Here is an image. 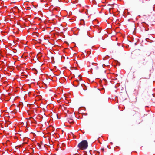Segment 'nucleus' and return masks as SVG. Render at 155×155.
I'll return each mask as SVG.
<instances>
[{"instance_id":"obj_11","label":"nucleus","mask_w":155,"mask_h":155,"mask_svg":"<svg viewBox=\"0 0 155 155\" xmlns=\"http://www.w3.org/2000/svg\"><path fill=\"white\" fill-rule=\"evenodd\" d=\"M84 86V84H81V85L80 86H79V87L80 88H81V86ZM81 89H83L84 90V88H82V89L81 88Z\"/></svg>"},{"instance_id":"obj_12","label":"nucleus","mask_w":155,"mask_h":155,"mask_svg":"<svg viewBox=\"0 0 155 155\" xmlns=\"http://www.w3.org/2000/svg\"><path fill=\"white\" fill-rule=\"evenodd\" d=\"M101 150H102L103 151H104V148H101Z\"/></svg>"},{"instance_id":"obj_1","label":"nucleus","mask_w":155,"mask_h":155,"mask_svg":"<svg viewBox=\"0 0 155 155\" xmlns=\"http://www.w3.org/2000/svg\"><path fill=\"white\" fill-rule=\"evenodd\" d=\"M78 40L80 43H82L88 38L89 36L86 32H82L81 31H79L78 28Z\"/></svg>"},{"instance_id":"obj_8","label":"nucleus","mask_w":155,"mask_h":155,"mask_svg":"<svg viewBox=\"0 0 155 155\" xmlns=\"http://www.w3.org/2000/svg\"><path fill=\"white\" fill-rule=\"evenodd\" d=\"M80 79H78V81H81V76L80 75V74H78V78H80Z\"/></svg>"},{"instance_id":"obj_5","label":"nucleus","mask_w":155,"mask_h":155,"mask_svg":"<svg viewBox=\"0 0 155 155\" xmlns=\"http://www.w3.org/2000/svg\"><path fill=\"white\" fill-rule=\"evenodd\" d=\"M81 18H82V17H81V18H80V22L79 23L80 25H84V20L83 19H81Z\"/></svg>"},{"instance_id":"obj_3","label":"nucleus","mask_w":155,"mask_h":155,"mask_svg":"<svg viewBox=\"0 0 155 155\" xmlns=\"http://www.w3.org/2000/svg\"><path fill=\"white\" fill-rule=\"evenodd\" d=\"M145 78H140L139 81H138V83L139 85H140L143 84L145 82L144 79H146Z\"/></svg>"},{"instance_id":"obj_6","label":"nucleus","mask_w":155,"mask_h":155,"mask_svg":"<svg viewBox=\"0 0 155 155\" xmlns=\"http://www.w3.org/2000/svg\"><path fill=\"white\" fill-rule=\"evenodd\" d=\"M137 113H138L137 111H136L135 110H134L132 111L131 114L133 115H136L137 114Z\"/></svg>"},{"instance_id":"obj_14","label":"nucleus","mask_w":155,"mask_h":155,"mask_svg":"<svg viewBox=\"0 0 155 155\" xmlns=\"http://www.w3.org/2000/svg\"><path fill=\"white\" fill-rule=\"evenodd\" d=\"M150 74L149 75V76H148V77H149V78L150 77Z\"/></svg>"},{"instance_id":"obj_13","label":"nucleus","mask_w":155,"mask_h":155,"mask_svg":"<svg viewBox=\"0 0 155 155\" xmlns=\"http://www.w3.org/2000/svg\"><path fill=\"white\" fill-rule=\"evenodd\" d=\"M112 8H110L109 9V12H110V11L111 10V9Z\"/></svg>"},{"instance_id":"obj_18","label":"nucleus","mask_w":155,"mask_h":155,"mask_svg":"<svg viewBox=\"0 0 155 155\" xmlns=\"http://www.w3.org/2000/svg\"><path fill=\"white\" fill-rule=\"evenodd\" d=\"M79 153V152L78 151V155H79V154L78 153Z\"/></svg>"},{"instance_id":"obj_4","label":"nucleus","mask_w":155,"mask_h":155,"mask_svg":"<svg viewBox=\"0 0 155 155\" xmlns=\"http://www.w3.org/2000/svg\"><path fill=\"white\" fill-rule=\"evenodd\" d=\"M19 9L17 7H14L12 9V11L14 12H18L19 11Z\"/></svg>"},{"instance_id":"obj_2","label":"nucleus","mask_w":155,"mask_h":155,"mask_svg":"<svg viewBox=\"0 0 155 155\" xmlns=\"http://www.w3.org/2000/svg\"><path fill=\"white\" fill-rule=\"evenodd\" d=\"M88 146L87 141L86 140H84L78 144V148L82 150H85L87 148Z\"/></svg>"},{"instance_id":"obj_9","label":"nucleus","mask_w":155,"mask_h":155,"mask_svg":"<svg viewBox=\"0 0 155 155\" xmlns=\"http://www.w3.org/2000/svg\"><path fill=\"white\" fill-rule=\"evenodd\" d=\"M77 82V80H76V81H75L74 82V83H73V85L75 86H76V87L77 86V85L75 83H76Z\"/></svg>"},{"instance_id":"obj_10","label":"nucleus","mask_w":155,"mask_h":155,"mask_svg":"<svg viewBox=\"0 0 155 155\" xmlns=\"http://www.w3.org/2000/svg\"><path fill=\"white\" fill-rule=\"evenodd\" d=\"M86 153L87 154V155H88V154L89 155V154H91V153H90V151H88L87 152H86Z\"/></svg>"},{"instance_id":"obj_7","label":"nucleus","mask_w":155,"mask_h":155,"mask_svg":"<svg viewBox=\"0 0 155 155\" xmlns=\"http://www.w3.org/2000/svg\"><path fill=\"white\" fill-rule=\"evenodd\" d=\"M68 121L69 123L72 124L73 122V120L71 119H68Z\"/></svg>"},{"instance_id":"obj_16","label":"nucleus","mask_w":155,"mask_h":155,"mask_svg":"<svg viewBox=\"0 0 155 155\" xmlns=\"http://www.w3.org/2000/svg\"><path fill=\"white\" fill-rule=\"evenodd\" d=\"M80 16H82V15H81V14H80Z\"/></svg>"},{"instance_id":"obj_15","label":"nucleus","mask_w":155,"mask_h":155,"mask_svg":"<svg viewBox=\"0 0 155 155\" xmlns=\"http://www.w3.org/2000/svg\"><path fill=\"white\" fill-rule=\"evenodd\" d=\"M82 2H82V1H81V3H82Z\"/></svg>"},{"instance_id":"obj_17","label":"nucleus","mask_w":155,"mask_h":155,"mask_svg":"<svg viewBox=\"0 0 155 155\" xmlns=\"http://www.w3.org/2000/svg\"><path fill=\"white\" fill-rule=\"evenodd\" d=\"M79 85V84H78V86Z\"/></svg>"}]
</instances>
